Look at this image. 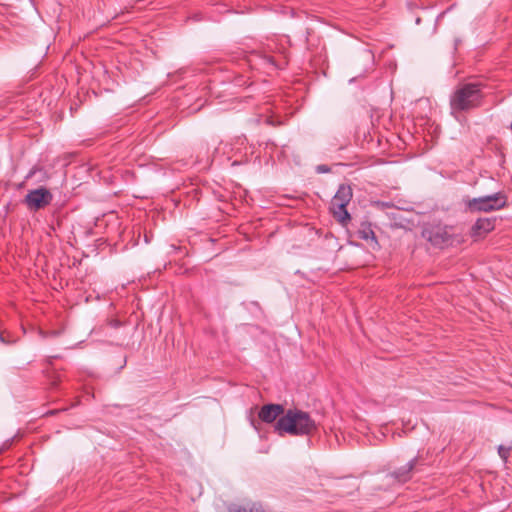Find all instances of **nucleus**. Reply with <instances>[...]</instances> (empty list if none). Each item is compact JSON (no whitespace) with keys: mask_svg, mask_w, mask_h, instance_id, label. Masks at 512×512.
Returning a JSON list of instances; mask_svg holds the SVG:
<instances>
[{"mask_svg":"<svg viewBox=\"0 0 512 512\" xmlns=\"http://www.w3.org/2000/svg\"><path fill=\"white\" fill-rule=\"evenodd\" d=\"M484 88L485 84L479 80L458 84L450 96L451 114L457 118L460 113L482 106L485 96Z\"/></svg>","mask_w":512,"mask_h":512,"instance_id":"1","label":"nucleus"},{"mask_svg":"<svg viewBox=\"0 0 512 512\" xmlns=\"http://www.w3.org/2000/svg\"><path fill=\"white\" fill-rule=\"evenodd\" d=\"M274 430L278 435L290 434L292 436L310 435L317 430V424L308 412L299 409H288L276 421Z\"/></svg>","mask_w":512,"mask_h":512,"instance_id":"2","label":"nucleus"},{"mask_svg":"<svg viewBox=\"0 0 512 512\" xmlns=\"http://www.w3.org/2000/svg\"><path fill=\"white\" fill-rule=\"evenodd\" d=\"M466 208L474 212H492L507 205V196L503 192L465 200Z\"/></svg>","mask_w":512,"mask_h":512,"instance_id":"3","label":"nucleus"},{"mask_svg":"<svg viewBox=\"0 0 512 512\" xmlns=\"http://www.w3.org/2000/svg\"><path fill=\"white\" fill-rule=\"evenodd\" d=\"M352 196L351 187L346 184H341L331 201L333 216L342 225H346L347 222L351 220V216L346 207L350 203Z\"/></svg>","mask_w":512,"mask_h":512,"instance_id":"4","label":"nucleus"},{"mask_svg":"<svg viewBox=\"0 0 512 512\" xmlns=\"http://www.w3.org/2000/svg\"><path fill=\"white\" fill-rule=\"evenodd\" d=\"M262 64L266 67L284 69L288 64V54L284 48H279L277 44H268L266 48L254 52Z\"/></svg>","mask_w":512,"mask_h":512,"instance_id":"5","label":"nucleus"},{"mask_svg":"<svg viewBox=\"0 0 512 512\" xmlns=\"http://www.w3.org/2000/svg\"><path fill=\"white\" fill-rule=\"evenodd\" d=\"M53 200L52 193L45 187L30 190L23 199V203L30 211H38L50 205Z\"/></svg>","mask_w":512,"mask_h":512,"instance_id":"6","label":"nucleus"},{"mask_svg":"<svg viewBox=\"0 0 512 512\" xmlns=\"http://www.w3.org/2000/svg\"><path fill=\"white\" fill-rule=\"evenodd\" d=\"M423 237L433 246L442 248L451 241V235L446 227L435 225L426 227L422 232Z\"/></svg>","mask_w":512,"mask_h":512,"instance_id":"7","label":"nucleus"},{"mask_svg":"<svg viewBox=\"0 0 512 512\" xmlns=\"http://www.w3.org/2000/svg\"><path fill=\"white\" fill-rule=\"evenodd\" d=\"M286 411L282 404H266L263 405L259 412H258V418L267 424L273 423L283 415H285Z\"/></svg>","mask_w":512,"mask_h":512,"instance_id":"8","label":"nucleus"},{"mask_svg":"<svg viewBox=\"0 0 512 512\" xmlns=\"http://www.w3.org/2000/svg\"><path fill=\"white\" fill-rule=\"evenodd\" d=\"M418 463L419 457H415L404 466H401L398 469L391 472L388 476L398 483H406L409 480H411L413 472L416 469Z\"/></svg>","mask_w":512,"mask_h":512,"instance_id":"9","label":"nucleus"},{"mask_svg":"<svg viewBox=\"0 0 512 512\" xmlns=\"http://www.w3.org/2000/svg\"><path fill=\"white\" fill-rule=\"evenodd\" d=\"M495 218H480L472 226V236L481 237L494 229Z\"/></svg>","mask_w":512,"mask_h":512,"instance_id":"10","label":"nucleus"},{"mask_svg":"<svg viewBox=\"0 0 512 512\" xmlns=\"http://www.w3.org/2000/svg\"><path fill=\"white\" fill-rule=\"evenodd\" d=\"M228 512H264L260 505L250 503L245 505L232 504L228 507Z\"/></svg>","mask_w":512,"mask_h":512,"instance_id":"11","label":"nucleus"},{"mask_svg":"<svg viewBox=\"0 0 512 512\" xmlns=\"http://www.w3.org/2000/svg\"><path fill=\"white\" fill-rule=\"evenodd\" d=\"M358 236L363 240H372L377 244L376 236L370 224L363 223L358 230Z\"/></svg>","mask_w":512,"mask_h":512,"instance_id":"12","label":"nucleus"},{"mask_svg":"<svg viewBox=\"0 0 512 512\" xmlns=\"http://www.w3.org/2000/svg\"><path fill=\"white\" fill-rule=\"evenodd\" d=\"M510 447H505L503 445H500L498 447V454L500 456V458L503 460V461H507L509 455H510Z\"/></svg>","mask_w":512,"mask_h":512,"instance_id":"13","label":"nucleus"},{"mask_svg":"<svg viewBox=\"0 0 512 512\" xmlns=\"http://www.w3.org/2000/svg\"><path fill=\"white\" fill-rule=\"evenodd\" d=\"M0 342L8 345L14 343L15 341L13 339L6 337L4 333L0 330Z\"/></svg>","mask_w":512,"mask_h":512,"instance_id":"14","label":"nucleus"},{"mask_svg":"<svg viewBox=\"0 0 512 512\" xmlns=\"http://www.w3.org/2000/svg\"><path fill=\"white\" fill-rule=\"evenodd\" d=\"M37 172H43V169L37 166L33 167L27 174L26 179L34 177Z\"/></svg>","mask_w":512,"mask_h":512,"instance_id":"15","label":"nucleus"},{"mask_svg":"<svg viewBox=\"0 0 512 512\" xmlns=\"http://www.w3.org/2000/svg\"><path fill=\"white\" fill-rule=\"evenodd\" d=\"M48 377L51 380V384L53 386H56L57 383L60 381L58 375H56V374H53L52 376H48Z\"/></svg>","mask_w":512,"mask_h":512,"instance_id":"16","label":"nucleus"},{"mask_svg":"<svg viewBox=\"0 0 512 512\" xmlns=\"http://www.w3.org/2000/svg\"><path fill=\"white\" fill-rule=\"evenodd\" d=\"M40 334H41L43 337H46V336L48 337V336H56V335H58V332H56V331H52V332H50V333H47V334H46V333H44V332H42V331H41V332H40Z\"/></svg>","mask_w":512,"mask_h":512,"instance_id":"17","label":"nucleus"},{"mask_svg":"<svg viewBox=\"0 0 512 512\" xmlns=\"http://www.w3.org/2000/svg\"><path fill=\"white\" fill-rule=\"evenodd\" d=\"M317 170H318L319 172H328V171H329V168H328V167H326L325 165H320V166H318V167H317Z\"/></svg>","mask_w":512,"mask_h":512,"instance_id":"18","label":"nucleus"},{"mask_svg":"<svg viewBox=\"0 0 512 512\" xmlns=\"http://www.w3.org/2000/svg\"><path fill=\"white\" fill-rule=\"evenodd\" d=\"M60 410H52V411H49L48 414L50 415H55L56 413H58Z\"/></svg>","mask_w":512,"mask_h":512,"instance_id":"19","label":"nucleus"},{"mask_svg":"<svg viewBox=\"0 0 512 512\" xmlns=\"http://www.w3.org/2000/svg\"><path fill=\"white\" fill-rule=\"evenodd\" d=\"M54 358H57V356L49 357V358H48V363H49V364H52V359H54Z\"/></svg>","mask_w":512,"mask_h":512,"instance_id":"20","label":"nucleus"},{"mask_svg":"<svg viewBox=\"0 0 512 512\" xmlns=\"http://www.w3.org/2000/svg\"><path fill=\"white\" fill-rule=\"evenodd\" d=\"M509 128H510V130H511V132H512V121H511V124H510V127H509Z\"/></svg>","mask_w":512,"mask_h":512,"instance_id":"21","label":"nucleus"}]
</instances>
